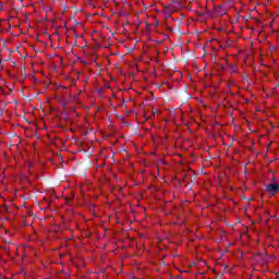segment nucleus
Returning <instances> with one entry per match:
<instances>
[{"instance_id":"f257e3e1","label":"nucleus","mask_w":279,"mask_h":279,"mask_svg":"<svg viewBox=\"0 0 279 279\" xmlns=\"http://www.w3.org/2000/svg\"><path fill=\"white\" fill-rule=\"evenodd\" d=\"M266 191L269 195H276V193H279V183H270L266 185Z\"/></svg>"}]
</instances>
